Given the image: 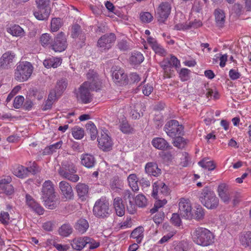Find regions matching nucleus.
<instances>
[{
  "instance_id": "nucleus-30",
  "label": "nucleus",
  "mask_w": 251,
  "mask_h": 251,
  "mask_svg": "<svg viewBox=\"0 0 251 251\" xmlns=\"http://www.w3.org/2000/svg\"><path fill=\"white\" fill-rule=\"evenodd\" d=\"M142 106L141 103H136L134 106L130 107L129 114L132 119H138L143 116V112L141 111Z\"/></svg>"
},
{
  "instance_id": "nucleus-11",
  "label": "nucleus",
  "mask_w": 251,
  "mask_h": 251,
  "mask_svg": "<svg viewBox=\"0 0 251 251\" xmlns=\"http://www.w3.org/2000/svg\"><path fill=\"white\" fill-rule=\"evenodd\" d=\"M170 189L167 185L162 181H158L153 184V190L151 196L155 199L167 196L170 194Z\"/></svg>"
},
{
  "instance_id": "nucleus-53",
  "label": "nucleus",
  "mask_w": 251,
  "mask_h": 251,
  "mask_svg": "<svg viewBox=\"0 0 251 251\" xmlns=\"http://www.w3.org/2000/svg\"><path fill=\"white\" fill-rule=\"evenodd\" d=\"M120 129L124 133H128L131 132V127L126 120H123L120 125Z\"/></svg>"
},
{
  "instance_id": "nucleus-49",
  "label": "nucleus",
  "mask_w": 251,
  "mask_h": 251,
  "mask_svg": "<svg viewBox=\"0 0 251 251\" xmlns=\"http://www.w3.org/2000/svg\"><path fill=\"white\" fill-rule=\"evenodd\" d=\"M135 201L136 204L140 207H144L147 205V200L146 197L142 194H139L135 197Z\"/></svg>"
},
{
  "instance_id": "nucleus-13",
  "label": "nucleus",
  "mask_w": 251,
  "mask_h": 251,
  "mask_svg": "<svg viewBox=\"0 0 251 251\" xmlns=\"http://www.w3.org/2000/svg\"><path fill=\"white\" fill-rule=\"evenodd\" d=\"M67 47V43L65 34L61 32L54 38L52 45V49L55 51L61 52Z\"/></svg>"
},
{
  "instance_id": "nucleus-62",
  "label": "nucleus",
  "mask_w": 251,
  "mask_h": 251,
  "mask_svg": "<svg viewBox=\"0 0 251 251\" xmlns=\"http://www.w3.org/2000/svg\"><path fill=\"white\" fill-rule=\"evenodd\" d=\"M172 68L175 67L176 69L179 68L180 64L178 59L174 55H171L170 58H169Z\"/></svg>"
},
{
  "instance_id": "nucleus-16",
  "label": "nucleus",
  "mask_w": 251,
  "mask_h": 251,
  "mask_svg": "<svg viewBox=\"0 0 251 251\" xmlns=\"http://www.w3.org/2000/svg\"><path fill=\"white\" fill-rule=\"evenodd\" d=\"M115 39L116 36L114 33L105 34L99 39L98 45L102 50H108Z\"/></svg>"
},
{
  "instance_id": "nucleus-40",
  "label": "nucleus",
  "mask_w": 251,
  "mask_h": 251,
  "mask_svg": "<svg viewBox=\"0 0 251 251\" xmlns=\"http://www.w3.org/2000/svg\"><path fill=\"white\" fill-rule=\"evenodd\" d=\"M161 67L164 71V73L166 77L170 78L171 77V72L172 70V67L169 58L164 59L160 63Z\"/></svg>"
},
{
  "instance_id": "nucleus-28",
  "label": "nucleus",
  "mask_w": 251,
  "mask_h": 251,
  "mask_svg": "<svg viewBox=\"0 0 251 251\" xmlns=\"http://www.w3.org/2000/svg\"><path fill=\"white\" fill-rule=\"evenodd\" d=\"M124 199L129 200V204L127 205V209L130 214H133L135 212V205L133 203L131 199L133 198L132 193L128 190L124 191L123 194Z\"/></svg>"
},
{
  "instance_id": "nucleus-56",
  "label": "nucleus",
  "mask_w": 251,
  "mask_h": 251,
  "mask_svg": "<svg viewBox=\"0 0 251 251\" xmlns=\"http://www.w3.org/2000/svg\"><path fill=\"white\" fill-rule=\"evenodd\" d=\"M27 167H25L28 171V176L30 174H35L37 171V164L35 162H29L27 165Z\"/></svg>"
},
{
  "instance_id": "nucleus-4",
  "label": "nucleus",
  "mask_w": 251,
  "mask_h": 251,
  "mask_svg": "<svg viewBox=\"0 0 251 251\" xmlns=\"http://www.w3.org/2000/svg\"><path fill=\"white\" fill-rule=\"evenodd\" d=\"M201 203L208 209H213L219 204V199L214 192L209 187L203 188L200 196Z\"/></svg>"
},
{
  "instance_id": "nucleus-20",
  "label": "nucleus",
  "mask_w": 251,
  "mask_h": 251,
  "mask_svg": "<svg viewBox=\"0 0 251 251\" xmlns=\"http://www.w3.org/2000/svg\"><path fill=\"white\" fill-rule=\"evenodd\" d=\"M26 203L28 207L38 215L43 214V208L29 195H26Z\"/></svg>"
},
{
  "instance_id": "nucleus-63",
  "label": "nucleus",
  "mask_w": 251,
  "mask_h": 251,
  "mask_svg": "<svg viewBox=\"0 0 251 251\" xmlns=\"http://www.w3.org/2000/svg\"><path fill=\"white\" fill-rule=\"evenodd\" d=\"M37 7H50V0H36Z\"/></svg>"
},
{
  "instance_id": "nucleus-34",
  "label": "nucleus",
  "mask_w": 251,
  "mask_h": 251,
  "mask_svg": "<svg viewBox=\"0 0 251 251\" xmlns=\"http://www.w3.org/2000/svg\"><path fill=\"white\" fill-rule=\"evenodd\" d=\"M144 60L143 55L139 51L133 52L129 58L130 63L133 65L140 64Z\"/></svg>"
},
{
  "instance_id": "nucleus-31",
  "label": "nucleus",
  "mask_w": 251,
  "mask_h": 251,
  "mask_svg": "<svg viewBox=\"0 0 251 251\" xmlns=\"http://www.w3.org/2000/svg\"><path fill=\"white\" fill-rule=\"evenodd\" d=\"M13 174L16 176L23 178L28 176V171L25 167L22 165H17L13 169Z\"/></svg>"
},
{
  "instance_id": "nucleus-27",
  "label": "nucleus",
  "mask_w": 251,
  "mask_h": 251,
  "mask_svg": "<svg viewBox=\"0 0 251 251\" xmlns=\"http://www.w3.org/2000/svg\"><path fill=\"white\" fill-rule=\"evenodd\" d=\"M89 226L88 221L83 218L78 220L75 225V229L81 234L84 233Z\"/></svg>"
},
{
  "instance_id": "nucleus-46",
  "label": "nucleus",
  "mask_w": 251,
  "mask_h": 251,
  "mask_svg": "<svg viewBox=\"0 0 251 251\" xmlns=\"http://www.w3.org/2000/svg\"><path fill=\"white\" fill-rule=\"evenodd\" d=\"M112 76L116 81L120 82L126 79V75L125 74L123 70L120 69L113 72Z\"/></svg>"
},
{
  "instance_id": "nucleus-48",
  "label": "nucleus",
  "mask_w": 251,
  "mask_h": 251,
  "mask_svg": "<svg viewBox=\"0 0 251 251\" xmlns=\"http://www.w3.org/2000/svg\"><path fill=\"white\" fill-rule=\"evenodd\" d=\"M205 215L204 209L200 205L197 206L195 210V214L193 215V218L199 221L202 220Z\"/></svg>"
},
{
  "instance_id": "nucleus-32",
  "label": "nucleus",
  "mask_w": 251,
  "mask_h": 251,
  "mask_svg": "<svg viewBox=\"0 0 251 251\" xmlns=\"http://www.w3.org/2000/svg\"><path fill=\"white\" fill-rule=\"evenodd\" d=\"M40 43L45 48H52L53 44L52 38L49 33L42 34L40 37Z\"/></svg>"
},
{
  "instance_id": "nucleus-7",
  "label": "nucleus",
  "mask_w": 251,
  "mask_h": 251,
  "mask_svg": "<svg viewBox=\"0 0 251 251\" xmlns=\"http://www.w3.org/2000/svg\"><path fill=\"white\" fill-rule=\"evenodd\" d=\"M109 203L105 198H101L97 200L93 207V213L98 218L107 217L110 214Z\"/></svg>"
},
{
  "instance_id": "nucleus-50",
  "label": "nucleus",
  "mask_w": 251,
  "mask_h": 251,
  "mask_svg": "<svg viewBox=\"0 0 251 251\" xmlns=\"http://www.w3.org/2000/svg\"><path fill=\"white\" fill-rule=\"evenodd\" d=\"M181 136V135H179V136L175 137L174 138L175 139L173 142L174 145L179 149L183 148L186 144L184 138Z\"/></svg>"
},
{
  "instance_id": "nucleus-36",
  "label": "nucleus",
  "mask_w": 251,
  "mask_h": 251,
  "mask_svg": "<svg viewBox=\"0 0 251 251\" xmlns=\"http://www.w3.org/2000/svg\"><path fill=\"white\" fill-rule=\"evenodd\" d=\"M73 227L69 223H66L61 226L59 228L58 232L59 234L64 237H68L73 232Z\"/></svg>"
},
{
  "instance_id": "nucleus-9",
  "label": "nucleus",
  "mask_w": 251,
  "mask_h": 251,
  "mask_svg": "<svg viewBox=\"0 0 251 251\" xmlns=\"http://www.w3.org/2000/svg\"><path fill=\"white\" fill-rule=\"evenodd\" d=\"M178 212L182 218L186 219H192V204L188 199L180 198L178 202Z\"/></svg>"
},
{
  "instance_id": "nucleus-19",
  "label": "nucleus",
  "mask_w": 251,
  "mask_h": 251,
  "mask_svg": "<svg viewBox=\"0 0 251 251\" xmlns=\"http://www.w3.org/2000/svg\"><path fill=\"white\" fill-rule=\"evenodd\" d=\"M37 7L38 9L37 10L33 12V15L35 17L40 21L48 20L51 12L50 7Z\"/></svg>"
},
{
  "instance_id": "nucleus-52",
  "label": "nucleus",
  "mask_w": 251,
  "mask_h": 251,
  "mask_svg": "<svg viewBox=\"0 0 251 251\" xmlns=\"http://www.w3.org/2000/svg\"><path fill=\"white\" fill-rule=\"evenodd\" d=\"M190 70L186 68H182L179 73V76L182 81H187L189 79Z\"/></svg>"
},
{
  "instance_id": "nucleus-17",
  "label": "nucleus",
  "mask_w": 251,
  "mask_h": 251,
  "mask_svg": "<svg viewBox=\"0 0 251 251\" xmlns=\"http://www.w3.org/2000/svg\"><path fill=\"white\" fill-rule=\"evenodd\" d=\"M59 188L61 193L67 200H72L74 198V192L71 185L67 181L63 180L59 182Z\"/></svg>"
},
{
  "instance_id": "nucleus-18",
  "label": "nucleus",
  "mask_w": 251,
  "mask_h": 251,
  "mask_svg": "<svg viewBox=\"0 0 251 251\" xmlns=\"http://www.w3.org/2000/svg\"><path fill=\"white\" fill-rule=\"evenodd\" d=\"M202 25V22L199 20H195L193 22H190L188 23H179L176 24L175 26V29L178 30H188L191 28H197L201 26Z\"/></svg>"
},
{
  "instance_id": "nucleus-35",
  "label": "nucleus",
  "mask_w": 251,
  "mask_h": 251,
  "mask_svg": "<svg viewBox=\"0 0 251 251\" xmlns=\"http://www.w3.org/2000/svg\"><path fill=\"white\" fill-rule=\"evenodd\" d=\"M215 21L217 26L222 27L225 23V14L221 9H216L215 11Z\"/></svg>"
},
{
  "instance_id": "nucleus-45",
  "label": "nucleus",
  "mask_w": 251,
  "mask_h": 251,
  "mask_svg": "<svg viewBox=\"0 0 251 251\" xmlns=\"http://www.w3.org/2000/svg\"><path fill=\"white\" fill-rule=\"evenodd\" d=\"M63 22L60 18H53L50 22V29L51 31L56 32L62 26Z\"/></svg>"
},
{
  "instance_id": "nucleus-12",
  "label": "nucleus",
  "mask_w": 251,
  "mask_h": 251,
  "mask_svg": "<svg viewBox=\"0 0 251 251\" xmlns=\"http://www.w3.org/2000/svg\"><path fill=\"white\" fill-rule=\"evenodd\" d=\"M108 133V130H102L100 136L98 137L99 147L103 151L111 150L113 145L112 140Z\"/></svg>"
},
{
  "instance_id": "nucleus-38",
  "label": "nucleus",
  "mask_w": 251,
  "mask_h": 251,
  "mask_svg": "<svg viewBox=\"0 0 251 251\" xmlns=\"http://www.w3.org/2000/svg\"><path fill=\"white\" fill-rule=\"evenodd\" d=\"M240 241L242 246L251 249V232L248 231L242 234L240 237Z\"/></svg>"
},
{
  "instance_id": "nucleus-3",
  "label": "nucleus",
  "mask_w": 251,
  "mask_h": 251,
  "mask_svg": "<svg viewBox=\"0 0 251 251\" xmlns=\"http://www.w3.org/2000/svg\"><path fill=\"white\" fill-rule=\"evenodd\" d=\"M42 198L49 209H53L56 206V196L54 185L50 180H46L43 184Z\"/></svg>"
},
{
  "instance_id": "nucleus-6",
  "label": "nucleus",
  "mask_w": 251,
  "mask_h": 251,
  "mask_svg": "<svg viewBox=\"0 0 251 251\" xmlns=\"http://www.w3.org/2000/svg\"><path fill=\"white\" fill-rule=\"evenodd\" d=\"M33 70L32 64L27 61L21 62L17 64L15 70V79L19 82L26 81L31 76Z\"/></svg>"
},
{
  "instance_id": "nucleus-60",
  "label": "nucleus",
  "mask_w": 251,
  "mask_h": 251,
  "mask_svg": "<svg viewBox=\"0 0 251 251\" xmlns=\"http://www.w3.org/2000/svg\"><path fill=\"white\" fill-rule=\"evenodd\" d=\"M175 234L176 231H172L170 232L162 237V238L159 240V243L163 244L164 243L167 242Z\"/></svg>"
},
{
  "instance_id": "nucleus-47",
  "label": "nucleus",
  "mask_w": 251,
  "mask_h": 251,
  "mask_svg": "<svg viewBox=\"0 0 251 251\" xmlns=\"http://www.w3.org/2000/svg\"><path fill=\"white\" fill-rule=\"evenodd\" d=\"M72 135L75 139H81L84 135L83 129L79 126H75L72 128Z\"/></svg>"
},
{
  "instance_id": "nucleus-10",
  "label": "nucleus",
  "mask_w": 251,
  "mask_h": 251,
  "mask_svg": "<svg viewBox=\"0 0 251 251\" xmlns=\"http://www.w3.org/2000/svg\"><path fill=\"white\" fill-rule=\"evenodd\" d=\"M173 0L161 2L157 8L156 15L158 21L163 23L166 21L170 14L172 9V3Z\"/></svg>"
},
{
  "instance_id": "nucleus-29",
  "label": "nucleus",
  "mask_w": 251,
  "mask_h": 251,
  "mask_svg": "<svg viewBox=\"0 0 251 251\" xmlns=\"http://www.w3.org/2000/svg\"><path fill=\"white\" fill-rule=\"evenodd\" d=\"M62 59L58 57H52L45 59L43 62L44 66L47 68L51 67L56 68L61 64Z\"/></svg>"
},
{
  "instance_id": "nucleus-54",
  "label": "nucleus",
  "mask_w": 251,
  "mask_h": 251,
  "mask_svg": "<svg viewBox=\"0 0 251 251\" xmlns=\"http://www.w3.org/2000/svg\"><path fill=\"white\" fill-rule=\"evenodd\" d=\"M25 98L22 96H18L16 97L14 100L13 106L15 108H20L23 105Z\"/></svg>"
},
{
  "instance_id": "nucleus-58",
  "label": "nucleus",
  "mask_w": 251,
  "mask_h": 251,
  "mask_svg": "<svg viewBox=\"0 0 251 251\" xmlns=\"http://www.w3.org/2000/svg\"><path fill=\"white\" fill-rule=\"evenodd\" d=\"M179 214L174 213L171 219V221L176 226H179L181 224V221L179 217Z\"/></svg>"
},
{
  "instance_id": "nucleus-61",
  "label": "nucleus",
  "mask_w": 251,
  "mask_h": 251,
  "mask_svg": "<svg viewBox=\"0 0 251 251\" xmlns=\"http://www.w3.org/2000/svg\"><path fill=\"white\" fill-rule=\"evenodd\" d=\"M9 220V215L7 212L2 211L0 214V221L4 224H8Z\"/></svg>"
},
{
  "instance_id": "nucleus-25",
  "label": "nucleus",
  "mask_w": 251,
  "mask_h": 251,
  "mask_svg": "<svg viewBox=\"0 0 251 251\" xmlns=\"http://www.w3.org/2000/svg\"><path fill=\"white\" fill-rule=\"evenodd\" d=\"M15 54L11 51L4 53L0 58V66L6 68L13 62Z\"/></svg>"
},
{
  "instance_id": "nucleus-23",
  "label": "nucleus",
  "mask_w": 251,
  "mask_h": 251,
  "mask_svg": "<svg viewBox=\"0 0 251 251\" xmlns=\"http://www.w3.org/2000/svg\"><path fill=\"white\" fill-rule=\"evenodd\" d=\"M218 193L220 198L224 202H229L230 198L228 185L225 183L220 184L218 187Z\"/></svg>"
},
{
  "instance_id": "nucleus-55",
  "label": "nucleus",
  "mask_w": 251,
  "mask_h": 251,
  "mask_svg": "<svg viewBox=\"0 0 251 251\" xmlns=\"http://www.w3.org/2000/svg\"><path fill=\"white\" fill-rule=\"evenodd\" d=\"M151 48L156 54H158L161 56H165L166 54L165 50L158 43L155 44V45H153V47Z\"/></svg>"
},
{
  "instance_id": "nucleus-64",
  "label": "nucleus",
  "mask_w": 251,
  "mask_h": 251,
  "mask_svg": "<svg viewBox=\"0 0 251 251\" xmlns=\"http://www.w3.org/2000/svg\"><path fill=\"white\" fill-rule=\"evenodd\" d=\"M153 90V88L152 86L148 84L143 86L142 92L145 95L149 96L151 94Z\"/></svg>"
},
{
  "instance_id": "nucleus-2",
  "label": "nucleus",
  "mask_w": 251,
  "mask_h": 251,
  "mask_svg": "<svg viewBox=\"0 0 251 251\" xmlns=\"http://www.w3.org/2000/svg\"><path fill=\"white\" fill-rule=\"evenodd\" d=\"M193 241L201 246H208L214 242V236L208 229L202 227L195 228L191 233Z\"/></svg>"
},
{
  "instance_id": "nucleus-26",
  "label": "nucleus",
  "mask_w": 251,
  "mask_h": 251,
  "mask_svg": "<svg viewBox=\"0 0 251 251\" xmlns=\"http://www.w3.org/2000/svg\"><path fill=\"white\" fill-rule=\"evenodd\" d=\"M113 206L116 214L122 217L125 214V207L123 203V200L120 197H116L113 201Z\"/></svg>"
},
{
  "instance_id": "nucleus-57",
  "label": "nucleus",
  "mask_w": 251,
  "mask_h": 251,
  "mask_svg": "<svg viewBox=\"0 0 251 251\" xmlns=\"http://www.w3.org/2000/svg\"><path fill=\"white\" fill-rule=\"evenodd\" d=\"M159 155L162 159L166 162L171 161L174 157V155L170 151H163L159 153Z\"/></svg>"
},
{
  "instance_id": "nucleus-33",
  "label": "nucleus",
  "mask_w": 251,
  "mask_h": 251,
  "mask_svg": "<svg viewBox=\"0 0 251 251\" xmlns=\"http://www.w3.org/2000/svg\"><path fill=\"white\" fill-rule=\"evenodd\" d=\"M144 229L142 226H138L134 229L131 233L130 237L136 239L138 244H140L144 236Z\"/></svg>"
},
{
  "instance_id": "nucleus-22",
  "label": "nucleus",
  "mask_w": 251,
  "mask_h": 251,
  "mask_svg": "<svg viewBox=\"0 0 251 251\" xmlns=\"http://www.w3.org/2000/svg\"><path fill=\"white\" fill-rule=\"evenodd\" d=\"M80 162L82 165L90 169L95 166L96 163V160L93 155L89 153H85L81 155Z\"/></svg>"
},
{
  "instance_id": "nucleus-5",
  "label": "nucleus",
  "mask_w": 251,
  "mask_h": 251,
  "mask_svg": "<svg viewBox=\"0 0 251 251\" xmlns=\"http://www.w3.org/2000/svg\"><path fill=\"white\" fill-rule=\"evenodd\" d=\"M76 172V168L75 165L68 161L63 162L58 170V173L61 176L74 182L78 181L79 179V176L75 174Z\"/></svg>"
},
{
  "instance_id": "nucleus-21",
  "label": "nucleus",
  "mask_w": 251,
  "mask_h": 251,
  "mask_svg": "<svg viewBox=\"0 0 251 251\" xmlns=\"http://www.w3.org/2000/svg\"><path fill=\"white\" fill-rule=\"evenodd\" d=\"M151 144L155 148L161 151H165L172 148L169 143L161 137L154 138L152 140Z\"/></svg>"
},
{
  "instance_id": "nucleus-24",
  "label": "nucleus",
  "mask_w": 251,
  "mask_h": 251,
  "mask_svg": "<svg viewBox=\"0 0 251 251\" xmlns=\"http://www.w3.org/2000/svg\"><path fill=\"white\" fill-rule=\"evenodd\" d=\"M145 171L149 175L158 176L161 174V170L158 167L156 163L148 162L145 166Z\"/></svg>"
},
{
  "instance_id": "nucleus-43",
  "label": "nucleus",
  "mask_w": 251,
  "mask_h": 251,
  "mask_svg": "<svg viewBox=\"0 0 251 251\" xmlns=\"http://www.w3.org/2000/svg\"><path fill=\"white\" fill-rule=\"evenodd\" d=\"M198 164L202 168L209 171H212L215 168V165L213 161H208V159L205 158L199 162Z\"/></svg>"
},
{
  "instance_id": "nucleus-42",
  "label": "nucleus",
  "mask_w": 251,
  "mask_h": 251,
  "mask_svg": "<svg viewBox=\"0 0 251 251\" xmlns=\"http://www.w3.org/2000/svg\"><path fill=\"white\" fill-rule=\"evenodd\" d=\"M127 180L128 184L133 191H137L139 190V187L137 184L138 179L135 174H130Z\"/></svg>"
},
{
  "instance_id": "nucleus-8",
  "label": "nucleus",
  "mask_w": 251,
  "mask_h": 251,
  "mask_svg": "<svg viewBox=\"0 0 251 251\" xmlns=\"http://www.w3.org/2000/svg\"><path fill=\"white\" fill-rule=\"evenodd\" d=\"M164 130L167 134L171 138H175L183 134V127L182 125L175 120L168 121L164 127Z\"/></svg>"
},
{
  "instance_id": "nucleus-14",
  "label": "nucleus",
  "mask_w": 251,
  "mask_h": 251,
  "mask_svg": "<svg viewBox=\"0 0 251 251\" xmlns=\"http://www.w3.org/2000/svg\"><path fill=\"white\" fill-rule=\"evenodd\" d=\"M93 241V239L88 236L79 237L72 240L71 244L73 249L77 251H81L87 244H92Z\"/></svg>"
},
{
  "instance_id": "nucleus-44",
  "label": "nucleus",
  "mask_w": 251,
  "mask_h": 251,
  "mask_svg": "<svg viewBox=\"0 0 251 251\" xmlns=\"http://www.w3.org/2000/svg\"><path fill=\"white\" fill-rule=\"evenodd\" d=\"M78 196L81 198L86 196L88 192V186L84 183H78L76 186Z\"/></svg>"
},
{
  "instance_id": "nucleus-59",
  "label": "nucleus",
  "mask_w": 251,
  "mask_h": 251,
  "mask_svg": "<svg viewBox=\"0 0 251 251\" xmlns=\"http://www.w3.org/2000/svg\"><path fill=\"white\" fill-rule=\"evenodd\" d=\"M241 75L240 73L238 71V70L231 69L229 72V76L231 80H236L239 78Z\"/></svg>"
},
{
  "instance_id": "nucleus-15",
  "label": "nucleus",
  "mask_w": 251,
  "mask_h": 251,
  "mask_svg": "<svg viewBox=\"0 0 251 251\" xmlns=\"http://www.w3.org/2000/svg\"><path fill=\"white\" fill-rule=\"evenodd\" d=\"M71 36L73 38H78L77 44L80 48L85 45L86 40L85 34L82 31L81 26L78 24H75L72 26Z\"/></svg>"
},
{
  "instance_id": "nucleus-41",
  "label": "nucleus",
  "mask_w": 251,
  "mask_h": 251,
  "mask_svg": "<svg viewBox=\"0 0 251 251\" xmlns=\"http://www.w3.org/2000/svg\"><path fill=\"white\" fill-rule=\"evenodd\" d=\"M67 86V81L66 79H61L58 80L54 90L57 92L58 95H61Z\"/></svg>"
},
{
  "instance_id": "nucleus-39",
  "label": "nucleus",
  "mask_w": 251,
  "mask_h": 251,
  "mask_svg": "<svg viewBox=\"0 0 251 251\" xmlns=\"http://www.w3.org/2000/svg\"><path fill=\"white\" fill-rule=\"evenodd\" d=\"M86 127L88 133L90 135L91 139L94 140L97 137L98 130L94 123L91 121L86 125Z\"/></svg>"
},
{
  "instance_id": "nucleus-37",
  "label": "nucleus",
  "mask_w": 251,
  "mask_h": 251,
  "mask_svg": "<svg viewBox=\"0 0 251 251\" xmlns=\"http://www.w3.org/2000/svg\"><path fill=\"white\" fill-rule=\"evenodd\" d=\"M7 31L13 36L22 37L25 35L24 29L19 25H15L7 29Z\"/></svg>"
},
{
  "instance_id": "nucleus-1",
  "label": "nucleus",
  "mask_w": 251,
  "mask_h": 251,
  "mask_svg": "<svg viewBox=\"0 0 251 251\" xmlns=\"http://www.w3.org/2000/svg\"><path fill=\"white\" fill-rule=\"evenodd\" d=\"M87 78V80L80 86L76 93L77 100L84 104L92 101L91 91L100 89L101 84L98 75L93 71H89Z\"/></svg>"
},
{
  "instance_id": "nucleus-51",
  "label": "nucleus",
  "mask_w": 251,
  "mask_h": 251,
  "mask_svg": "<svg viewBox=\"0 0 251 251\" xmlns=\"http://www.w3.org/2000/svg\"><path fill=\"white\" fill-rule=\"evenodd\" d=\"M140 19L142 22L149 23L152 21L153 16L150 12H143L140 13Z\"/></svg>"
}]
</instances>
